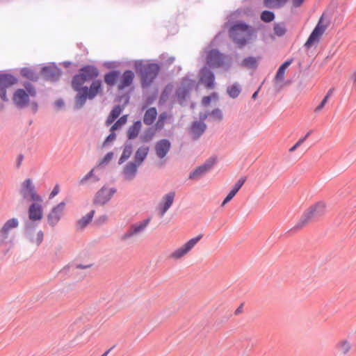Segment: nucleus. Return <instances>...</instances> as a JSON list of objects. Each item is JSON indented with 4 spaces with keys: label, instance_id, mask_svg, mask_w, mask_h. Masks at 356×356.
Wrapping results in <instances>:
<instances>
[{
    "label": "nucleus",
    "instance_id": "e433bc0d",
    "mask_svg": "<svg viewBox=\"0 0 356 356\" xmlns=\"http://www.w3.org/2000/svg\"><path fill=\"white\" fill-rule=\"evenodd\" d=\"M324 16H325V13H323L322 14V15L321 16V17L319 18L317 24L316 25V26L314 27V29L312 31L314 33L318 34L321 37L329 25V22H327L325 24H323V22L324 19Z\"/></svg>",
    "mask_w": 356,
    "mask_h": 356
},
{
    "label": "nucleus",
    "instance_id": "a878e982",
    "mask_svg": "<svg viewBox=\"0 0 356 356\" xmlns=\"http://www.w3.org/2000/svg\"><path fill=\"white\" fill-rule=\"evenodd\" d=\"M144 111H145V112L143 116V123L149 126L153 125L158 116L156 108L151 106L145 108Z\"/></svg>",
    "mask_w": 356,
    "mask_h": 356
},
{
    "label": "nucleus",
    "instance_id": "58836bf2",
    "mask_svg": "<svg viewBox=\"0 0 356 356\" xmlns=\"http://www.w3.org/2000/svg\"><path fill=\"white\" fill-rule=\"evenodd\" d=\"M275 18V14L273 11L264 10L261 13L260 19L265 23H270Z\"/></svg>",
    "mask_w": 356,
    "mask_h": 356
},
{
    "label": "nucleus",
    "instance_id": "c756f323",
    "mask_svg": "<svg viewBox=\"0 0 356 356\" xmlns=\"http://www.w3.org/2000/svg\"><path fill=\"white\" fill-rule=\"evenodd\" d=\"M259 57L248 56L243 58L241 65L248 69L256 70L259 66Z\"/></svg>",
    "mask_w": 356,
    "mask_h": 356
},
{
    "label": "nucleus",
    "instance_id": "f257e3e1",
    "mask_svg": "<svg viewBox=\"0 0 356 356\" xmlns=\"http://www.w3.org/2000/svg\"><path fill=\"white\" fill-rule=\"evenodd\" d=\"M100 72L95 65H81L72 77L71 87L76 92L74 108H82L87 100H92L102 95L104 90L103 80L99 79Z\"/></svg>",
    "mask_w": 356,
    "mask_h": 356
},
{
    "label": "nucleus",
    "instance_id": "2f4dec72",
    "mask_svg": "<svg viewBox=\"0 0 356 356\" xmlns=\"http://www.w3.org/2000/svg\"><path fill=\"white\" fill-rule=\"evenodd\" d=\"M170 115L166 112L163 111L158 116L157 121L154 124V127L159 131L162 130L164 127L165 122Z\"/></svg>",
    "mask_w": 356,
    "mask_h": 356
},
{
    "label": "nucleus",
    "instance_id": "423d86ee",
    "mask_svg": "<svg viewBox=\"0 0 356 356\" xmlns=\"http://www.w3.org/2000/svg\"><path fill=\"white\" fill-rule=\"evenodd\" d=\"M22 86L24 88L16 89L13 95V104L19 109L29 106L30 97H35L37 95L36 88L32 83L24 81Z\"/></svg>",
    "mask_w": 356,
    "mask_h": 356
},
{
    "label": "nucleus",
    "instance_id": "b1692460",
    "mask_svg": "<svg viewBox=\"0 0 356 356\" xmlns=\"http://www.w3.org/2000/svg\"><path fill=\"white\" fill-rule=\"evenodd\" d=\"M139 166H140L139 165H138L137 163H134L132 161H129L125 165L124 170H123V174H124V179L126 180L133 179L135 177V176L138 172V169Z\"/></svg>",
    "mask_w": 356,
    "mask_h": 356
},
{
    "label": "nucleus",
    "instance_id": "39448f33",
    "mask_svg": "<svg viewBox=\"0 0 356 356\" xmlns=\"http://www.w3.org/2000/svg\"><path fill=\"white\" fill-rule=\"evenodd\" d=\"M134 68L140 78L142 88L147 89L157 78L161 70V65L159 63H144L143 60H136L134 62Z\"/></svg>",
    "mask_w": 356,
    "mask_h": 356
},
{
    "label": "nucleus",
    "instance_id": "3c124183",
    "mask_svg": "<svg viewBox=\"0 0 356 356\" xmlns=\"http://www.w3.org/2000/svg\"><path fill=\"white\" fill-rule=\"evenodd\" d=\"M107 220H108V216L106 214L101 215L95 219L93 224L95 226H101V225H104V223H106Z\"/></svg>",
    "mask_w": 356,
    "mask_h": 356
},
{
    "label": "nucleus",
    "instance_id": "69168bd1",
    "mask_svg": "<svg viewBox=\"0 0 356 356\" xmlns=\"http://www.w3.org/2000/svg\"><path fill=\"white\" fill-rule=\"evenodd\" d=\"M311 133H312V131H308L304 136L301 137L297 141V143L300 145H302L307 140V138L310 136Z\"/></svg>",
    "mask_w": 356,
    "mask_h": 356
},
{
    "label": "nucleus",
    "instance_id": "7ed1b4c3",
    "mask_svg": "<svg viewBox=\"0 0 356 356\" xmlns=\"http://www.w3.org/2000/svg\"><path fill=\"white\" fill-rule=\"evenodd\" d=\"M43 198L31 202L27 209L28 220L24 222V235L29 242H34V232L44 217Z\"/></svg>",
    "mask_w": 356,
    "mask_h": 356
},
{
    "label": "nucleus",
    "instance_id": "0eeeda50",
    "mask_svg": "<svg viewBox=\"0 0 356 356\" xmlns=\"http://www.w3.org/2000/svg\"><path fill=\"white\" fill-rule=\"evenodd\" d=\"M205 65L213 69L222 67L229 70L232 65V58L231 55L220 52L218 48L211 49L207 52Z\"/></svg>",
    "mask_w": 356,
    "mask_h": 356
},
{
    "label": "nucleus",
    "instance_id": "dca6fc26",
    "mask_svg": "<svg viewBox=\"0 0 356 356\" xmlns=\"http://www.w3.org/2000/svg\"><path fill=\"white\" fill-rule=\"evenodd\" d=\"M131 92V88L127 90L124 94H119L116 96L115 101L121 102L122 99H124L123 104H115L110 111L109 114L113 115L114 118L118 119L122 113L124 106L129 103L130 99V94Z\"/></svg>",
    "mask_w": 356,
    "mask_h": 356
},
{
    "label": "nucleus",
    "instance_id": "a211bd4d",
    "mask_svg": "<svg viewBox=\"0 0 356 356\" xmlns=\"http://www.w3.org/2000/svg\"><path fill=\"white\" fill-rule=\"evenodd\" d=\"M172 147L170 140L168 138H162L158 140L154 146V149L157 157L160 159H163Z\"/></svg>",
    "mask_w": 356,
    "mask_h": 356
},
{
    "label": "nucleus",
    "instance_id": "4468645a",
    "mask_svg": "<svg viewBox=\"0 0 356 356\" xmlns=\"http://www.w3.org/2000/svg\"><path fill=\"white\" fill-rule=\"evenodd\" d=\"M151 219L152 217L149 216L148 218L144 219L142 221L131 225L128 230L121 236V240H127L143 232L149 225V223L151 221Z\"/></svg>",
    "mask_w": 356,
    "mask_h": 356
},
{
    "label": "nucleus",
    "instance_id": "774afa93",
    "mask_svg": "<svg viewBox=\"0 0 356 356\" xmlns=\"http://www.w3.org/2000/svg\"><path fill=\"white\" fill-rule=\"evenodd\" d=\"M116 118H114V117L110 114H108L107 119L106 120V124L107 126H109L112 123H114V122L116 120Z\"/></svg>",
    "mask_w": 356,
    "mask_h": 356
},
{
    "label": "nucleus",
    "instance_id": "de8ad7c7",
    "mask_svg": "<svg viewBox=\"0 0 356 356\" xmlns=\"http://www.w3.org/2000/svg\"><path fill=\"white\" fill-rule=\"evenodd\" d=\"M188 252L187 248H186L185 245H183L181 247L176 249L174 252H172L170 257L173 259H180L186 254Z\"/></svg>",
    "mask_w": 356,
    "mask_h": 356
},
{
    "label": "nucleus",
    "instance_id": "a19ab883",
    "mask_svg": "<svg viewBox=\"0 0 356 356\" xmlns=\"http://www.w3.org/2000/svg\"><path fill=\"white\" fill-rule=\"evenodd\" d=\"M171 90L172 88L170 83H168L167 86L164 87V88L161 91L159 100V104L160 105L164 104L166 102V100L168 99L170 95Z\"/></svg>",
    "mask_w": 356,
    "mask_h": 356
},
{
    "label": "nucleus",
    "instance_id": "ddd939ff",
    "mask_svg": "<svg viewBox=\"0 0 356 356\" xmlns=\"http://www.w3.org/2000/svg\"><path fill=\"white\" fill-rule=\"evenodd\" d=\"M108 188L106 186H102L95 193L93 204L96 205H104L110 201L113 195L116 193L117 189L114 187L110 188L107 192Z\"/></svg>",
    "mask_w": 356,
    "mask_h": 356
},
{
    "label": "nucleus",
    "instance_id": "6ab92c4d",
    "mask_svg": "<svg viewBox=\"0 0 356 356\" xmlns=\"http://www.w3.org/2000/svg\"><path fill=\"white\" fill-rule=\"evenodd\" d=\"M175 197V192L170 191L162 197L158 205V210L161 216H163L171 207L174 202Z\"/></svg>",
    "mask_w": 356,
    "mask_h": 356
},
{
    "label": "nucleus",
    "instance_id": "f3484780",
    "mask_svg": "<svg viewBox=\"0 0 356 356\" xmlns=\"http://www.w3.org/2000/svg\"><path fill=\"white\" fill-rule=\"evenodd\" d=\"M19 220L17 218H13L8 220L0 229V244L7 243L9 232L11 229L17 228L19 226Z\"/></svg>",
    "mask_w": 356,
    "mask_h": 356
},
{
    "label": "nucleus",
    "instance_id": "6e6d98bb",
    "mask_svg": "<svg viewBox=\"0 0 356 356\" xmlns=\"http://www.w3.org/2000/svg\"><path fill=\"white\" fill-rule=\"evenodd\" d=\"M44 238V232L42 230H40L37 233L36 238L34 237V242L37 244L38 246H39L42 242L43 241Z\"/></svg>",
    "mask_w": 356,
    "mask_h": 356
},
{
    "label": "nucleus",
    "instance_id": "49530a36",
    "mask_svg": "<svg viewBox=\"0 0 356 356\" xmlns=\"http://www.w3.org/2000/svg\"><path fill=\"white\" fill-rule=\"evenodd\" d=\"M157 97V90L153 92L152 94L147 95L145 99V102L141 107V111H144L147 108H149V106L152 104Z\"/></svg>",
    "mask_w": 356,
    "mask_h": 356
},
{
    "label": "nucleus",
    "instance_id": "864d4df0",
    "mask_svg": "<svg viewBox=\"0 0 356 356\" xmlns=\"http://www.w3.org/2000/svg\"><path fill=\"white\" fill-rule=\"evenodd\" d=\"M118 63H119L117 61H111V60L105 61L103 63V66L105 67L106 68L108 69L109 70H112L113 69H116Z\"/></svg>",
    "mask_w": 356,
    "mask_h": 356
},
{
    "label": "nucleus",
    "instance_id": "4d7b16f0",
    "mask_svg": "<svg viewBox=\"0 0 356 356\" xmlns=\"http://www.w3.org/2000/svg\"><path fill=\"white\" fill-rule=\"evenodd\" d=\"M339 346L344 354L347 353L350 348V344L347 341H341Z\"/></svg>",
    "mask_w": 356,
    "mask_h": 356
},
{
    "label": "nucleus",
    "instance_id": "603ef678",
    "mask_svg": "<svg viewBox=\"0 0 356 356\" xmlns=\"http://www.w3.org/2000/svg\"><path fill=\"white\" fill-rule=\"evenodd\" d=\"M213 118H216L218 120H222L223 118V115L222 111L219 108H215L209 113Z\"/></svg>",
    "mask_w": 356,
    "mask_h": 356
},
{
    "label": "nucleus",
    "instance_id": "c9c22d12",
    "mask_svg": "<svg viewBox=\"0 0 356 356\" xmlns=\"http://www.w3.org/2000/svg\"><path fill=\"white\" fill-rule=\"evenodd\" d=\"M241 92V87L237 82L234 83L227 88V92L229 97L236 99Z\"/></svg>",
    "mask_w": 356,
    "mask_h": 356
},
{
    "label": "nucleus",
    "instance_id": "4be33fe9",
    "mask_svg": "<svg viewBox=\"0 0 356 356\" xmlns=\"http://www.w3.org/2000/svg\"><path fill=\"white\" fill-rule=\"evenodd\" d=\"M207 125L204 122L194 120L191 126L192 138L193 140H197L205 132Z\"/></svg>",
    "mask_w": 356,
    "mask_h": 356
},
{
    "label": "nucleus",
    "instance_id": "4c0bfd02",
    "mask_svg": "<svg viewBox=\"0 0 356 356\" xmlns=\"http://www.w3.org/2000/svg\"><path fill=\"white\" fill-rule=\"evenodd\" d=\"M321 36L318 34L312 31L308 38L307 39L304 47L306 49H310L314 44L318 43L321 40Z\"/></svg>",
    "mask_w": 356,
    "mask_h": 356
},
{
    "label": "nucleus",
    "instance_id": "9d476101",
    "mask_svg": "<svg viewBox=\"0 0 356 356\" xmlns=\"http://www.w3.org/2000/svg\"><path fill=\"white\" fill-rule=\"evenodd\" d=\"M19 193L24 200L32 202L43 198L36 191L35 186L31 178L26 179L21 184Z\"/></svg>",
    "mask_w": 356,
    "mask_h": 356
},
{
    "label": "nucleus",
    "instance_id": "5fc2aeb1",
    "mask_svg": "<svg viewBox=\"0 0 356 356\" xmlns=\"http://www.w3.org/2000/svg\"><path fill=\"white\" fill-rule=\"evenodd\" d=\"M328 96H324V97L323 98V99L321 101V102L319 103V104L316 107L314 111L316 113H318L319 111H321L323 108L324 106H325V104H327V101H328Z\"/></svg>",
    "mask_w": 356,
    "mask_h": 356
},
{
    "label": "nucleus",
    "instance_id": "20e7f679",
    "mask_svg": "<svg viewBox=\"0 0 356 356\" xmlns=\"http://www.w3.org/2000/svg\"><path fill=\"white\" fill-rule=\"evenodd\" d=\"M228 33L233 42L242 49L249 44L256 30L248 22L238 19L230 23Z\"/></svg>",
    "mask_w": 356,
    "mask_h": 356
},
{
    "label": "nucleus",
    "instance_id": "c03bdc74",
    "mask_svg": "<svg viewBox=\"0 0 356 356\" xmlns=\"http://www.w3.org/2000/svg\"><path fill=\"white\" fill-rule=\"evenodd\" d=\"M127 115H123L121 117H120L119 118H118L115 122H114V123L113 124V125L111 126L110 129H111L114 131L115 130L120 129L122 128V127L124 126L127 123Z\"/></svg>",
    "mask_w": 356,
    "mask_h": 356
},
{
    "label": "nucleus",
    "instance_id": "e2e57ef3",
    "mask_svg": "<svg viewBox=\"0 0 356 356\" xmlns=\"http://www.w3.org/2000/svg\"><path fill=\"white\" fill-rule=\"evenodd\" d=\"M31 106V111L33 114L36 113L38 111V104L36 101H31L30 104Z\"/></svg>",
    "mask_w": 356,
    "mask_h": 356
},
{
    "label": "nucleus",
    "instance_id": "338daca9",
    "mask_svg": "<svg viewBox=\"0 0 356 356\" xmlns=\"http://www.w3.org/2000/svg\"><path fill=\"white\" fill-rule=\"evenodd\" d=\"M305 0H292V4L293 7L294 8H299L300 7L302 3L305 2Z\"/></svg>",
    "mask_w": 356,
    "mask_h": 356
},
{
    "label": "nucleus",
    "instance_id": "bb28decb",
    "mask_svg": "<svg viewBox=\"0 0 356 356\" xmlns=\"http://www.w3.org/2000/svg\"><path fill=\"white\" fill-rule=\"evenodd\" d=\"M95 213V210L92 209L86 216L78 220L76 223L77 230L84 229L92 221Z\"/></svg>",
    "mask_w": 356,
    "mask_h": 356
},
{
    "label": "nucleus",
    "instance_id": "ea45409f",
    "mask_svg": "<svg viewBox=\"0 0 356 356\" xmlns=\"http://www.w3.org/2000/svg\"><path fill=\"white\" fill-rule=\"evenodd\" d=\"M286 32V28L284 23H274L273 33L277 37H282Z\"/></svg>",
    "mask_w": 356,
    "mask_h": 356
},
{
    "label": "nucleus",
    "instance_id": "393cba45",
    "mask_svg": "<svg viewBox=\"0 0 356 356\" xmlns=\"http://www.w3.org/2000/svg\"><path fill=\"white\" fill-rule=\"evenodd\" d=\"M149 151V147L148 146L139 147L134 154L133 161L139 165H142L147 159Z\"/></svg>",
    "mask_w": 356,
    "mask_h": 356
},
{
    "label": "nucleus",
    "instance_id": "a18cd8bd",
    "mask_svg": "<svg viewBox=\"0 0 356 356\" xmlns=\"http://www.w3.org/2000/svg\"><path fill=\"white\" fill-rule=\"evenodd\" d=\"M218 99V93L217 92H212L210 95L202 97V104L204 106H209L213 100H217Z\"/></svg>",
    "mask_w": 356,
    "mask_h": 356
},
{
    "label": "nucleus",
    "instance_id": "8fccbe9b",
    "mask_svg": "<svg viewBox=\"0 0 356 356\" xmlns=\"http://www.w3.org/2000/svg\"><path fill=\"white\" fill-rule=\"evenodd\" d=\"M113 152H107L104 157L99 161L98 165H107L113 158Z\"/></svg>",
    "mask_w": 356,
    "mask_h": 356
},
{
    "label": "nucleus",
    "instance_id": "1a4fd4ad",
    "mask_svg": "<svg viewBox=\"0 0 356 356\" xmlns=\"http://www.w3.org/2000/svg\"><path fill=\"white\" fill-rule=\"evenodd\" d=\"M63 74V71L55 62H49L43 64L40 69V78L44 81H49L51 83L59 81Z\"/></svg>",
    "mask_w": 356,
    "mask_h": 356
},
{
    "label": "nucleus",
    "instance_id": "9b49d317",
    "mask_svg": "<svg viewBox=\"0 0 356 356\" xmlns=\"http://www.w3.org/2000/svg\"><path fill=\"white\" fill-rule=\"evenodd\" d=\"M217 157L215 156H210L204 163L196 167L188 175L189 179H197L210 171L213 165L217 163Z\"/></svg>",
    "mask_w": 356,
    "mask_h": 356
},
{
    "label": "nucleus",
    "instance_id": "bf43d9fd",
    "mask_svg": "<svg viewBox=\"0 0 356 356\" xmlns=\"http://www.w3.org/2000/svg\"><path fill=\"white\" fill-rule=\"evenodd\" d=\"M7 88H0V98L3 102L8 101L7 95Z\"/></svg>",
    "mask_w": 356,
    "mask_h": 356
},
{
    "label": "nucleus",
    "instance_id": "680f3d73",
    "mask_svg": "<svg viewBox=\"0 0 356 356\" xmlns=\"http://www.w3.org/2000/svg\"><path fill=\"white\" fill-rule=\"evenodd\" d=\"M89 179H92V182H97L99 180V178L94 175V169L90 170L87 174Z\"/></svg>",
    "mask_w": 356,
    "mask_h": 356
},
{
    "label": "nucleus",
    "instance_id": "f8f14e48",
    "mask_svg": "<svg viewBox=\"0 0 356 356\" xmlns=\"http://www.w3.org/2000/svg\"><path fill=\"white\" fill-rule=\"evenodd\" d=\"M212 68L206 65L200 70V82L203 83L206 88L213 89L216 86V76Z\"/></svg>",
    "mask_w": 356,
    "mask_h": 356
},
{
    "label": "nucleus",
    "instance_id": "0e129e2a",
    "mask_svg": "<svg viewBox=\"0 0 356 356\" xmlns=\"http://www.w3.org/2000/svg\"><path fill=\"white\" fill-rule=\"evenodd\" d=\"M311 133H312V131H308L304 136L301 137L297 141V143L300 145H302L307 140V138L310 136Z\"/></svg>",
    "mask_w": 356,
    "mask_h": 356
},
{
    "label": "nucleus",
    "instance_id": "6e6552de",
    "mask_svg": "<svg viewBox=\"0 0 356 356\" xmlns=\"http://www.w3.org/2000/svg\"><path fill=\"white\" fill-rule=\"evenodd\" d=\"M325 212V204L319 201L310 206L302 215L298 222L289 230L294 232L305 227L312 219L323 216Z\"/></svg>",
    "mask_w": 356,
    "mask_h": 356
},
{
    "label": "nucleus",
    "instance_id": "cd10ccee",
    "mask_svg": "<svg viewBox=\"0 0 356 356\" xmlns=\"http://www.w3.org/2000/svg\"><path fill=\"white\" fill-rule=\"evenodd\" d=\"M293 61V58H288L279 66L275 76V79L276 81H284L285 71L291 65Z\"/></svg>",
    "mask_w": 356,
    "mask_h": 356
},
{
    "label": "nucleus",
    "instance_id": "72a5a7b5",
    "mask_svg": "<svg viewBox=\"0 0 356 356\" xmlns=\"http://www.w3.org/2000/svg\"><path fill=\"white\" fill-rule=\"evenodd\" d=\"M156 131H159L155 129L154 126L148 127L146 129L143 134L140 136V139L143 143H148L151 141L154 136Z\"/></svg>",
    "mask_w": 356,
    "mask_h": 356
},
{
    "label": "nucleus",
    "instance_id": "7c9ffc66",
    "mask_svg": "<svg viewBox=\"0 0 356 356\" xmlns=\"http://www.w3.org/2000/svg\"><path fill=\"white\" fill-rule=\"evenodd\" d=\"M133 146L131 143H125L124 148L122 151V153L118 159V164L121 165L124 163L131 156L132 154Z\"/></svg>",
    "mask_w": 356,
    "mask_h": 356
},
{
    "label": "nucleus",
    "instance_id": "79ce46f5",
    "mask_svg": "<svg viewBox=\"0 0 356 356\" xmlns=\"http://www.w3.org/2000/svg\"><path fill=\"white\" fill-rule=\"evenodd\" d=\"M190 92H191L188 91V89H184L179 87L175 90V96L177 97L179 102L181 104L189 95Z\"/></svg>",
    "mask_w": 356,
    "mask_h": 356
},
{
    "label": "nucleus",
    "instance_id": "aec40b11",
    "mask_svg": "<svg viewBox=\"0 0 356 356\" xmlns=\"http://www.w3.org/2000/svg\"><path fill=\"white\" fill-rule=\"evenodd\" d=\"M19 81V78L7 70L0 71V88H10Z\"/></svg>",
    "mask_w": 356,
    "mask_h": 356
},
{
    "label": "nucleus",
    "instance_id": "f704fd0d",
    "mask_svg": "<svg viewBox=\"0 0 356 356\" xmlns=\"http://www.w3.org/2000/svg\"><path fill=\"white\" fill-rule=\"evenodd\" d=\"M60 65H62L63 67L66 69V73L69 74H72L74 72H77V70L79 67L78 63H73L70 60H65L59 63Z\"/></svg>",
    "mask_w": 356,
    "mask_h": 356
},
{
    "label": "nucleus",
    "instance_id": "f03ea898",
    "mask_svg": "<svg viewBox=\"0 0 356 356\" xmlns=\"http://www.w3.org/2000/svg\"><path fill=\"white\" fill-rule=\"evenodd\" d=\"M135 74L131 70H125L122 73L120 70L113 69L108 70L104 75V81L108 90L113 88L117 83L120 94H124L127 90H133Z\"/></svg>",
    "mask_w": 356,
    "mask_h": 356
},
{
    "label": "nucleus",
    "instance_id": "37998d69",
    "mask_svg": "<svg viewBox=\"0 0 356 356\" xmlns=\"http://www.w3.org/2000/svg\"><path fill=\"white\" fill-rule=\"evenodd\" d=\"M195 83V80L191 79L188 76H186L182 78L181 81V86L179 88H182L184 89H188V91L191 92Z\"/></svg>",
    "mask_w": 356,
    "mask_h": 356
},
{
    "label": "nucleus",
    "instance_id": "412c9836",
    "mask_svg": "<svg viewBox=\"0 0 356 356\" xmlns=\"http://www.w3.org/2000/svg\"><path fill=\"white\" fill-rule=\"evenodd\" d=\"M246 181V178L245 177H241L236 183L232 187L231 190L228 193V194L226 195V197L224 198L221 207H224L226 204L229 202L236 195V193L238 192V191L241 188L243 185Z\"/></svg>",
    "mask_w": 356,
    "mask_h": 356
},
{
    "label": "nucleus",
    "instance_id": "5701e85b",
    "mask_svg": "<svg viewBox=\"0 0 356 356\" xmlns=\"http://www.w3.org/2000/svg\"><path fill=\"white\" fill-rule=\"evenodd\" d=\"M19 74L26 79L25 81L31 83L37 82L40 79V72H37L35 70L29 67H22L19 70Z\"/></svg>",
    "mask_w": 356,
    "mask_h": 356
},
{
    "label": "nucleus",
    "instance_id": "2eb2a0df",
    "mask_svg": "<svg viewBox=\"0 0 356 356\" xmlns=\"http://www.w3.org/2000/svg\"><path fill=\"white\" fill-rule=\"evenodd\" d=\"M65 202H60L56 206L53 207L47 216L48 224L54 227L57 225L61 218L62 213L65 209Z\"/></svg>",
    "mask_w": 356,
    "mask_h": 356
},
{
    "label": "nucleus",
    "instance_id": "09e8293b",
    "mask_svg": "<svg viewBox=\"0 0 356 356\" xmlns=\"http://www.w3.org/2000/svg\"><path fill=\"white\" fill-rule=\"evenodd\" d=\"M117 138V134L115 131L110 129V134L104 138V140L102 143V147H104L107 146L109 143L114 141Z\"/></svg>",
    "mask_w": 356,
    "mask_h": 356
},
{
    "label": "nucleus",
    "instance_id": "13d9d810",
    "mask_svg": "<svg viewBox=\"0 0 356 356\" xmlns=\"http://www.w3.org/2000/svg\"><path fill=\"white\" fill-rule=\"evenodd\" d=\"M54 106L58 110L62 109L65 106V102L62 98H59L54 102Z\"/></svg>",
    "mask_w": 356,
    "mask_h": 356
},
{
    "label": "nucleus",
    "instance_id": "473e14b6",
    "mask_svg": "<svg viewBox=\"0 0 356 356\" xmlns=\"http://www.w3.org/2000/svg\"><path fill=\"white\" fill-rule=\"evenodd\" d=\"M289 0H264L263 3L266 8L273 9L283 7Z\"/></svg>",
    "mask_w": 356,
    "mask_h": 356
},
{
    "label": "nucleus",
    "instance_id": "c85d7f7f",
    "mask_svg": "<svg viewBox=\"0 0 356 356\" xmlns=\"http://www.w3.org/2000/svg\"><path fill=\"white\" fill-rule=\"evenodd\" d=\"M141 127L142 122L140 120L134 121L133 124L131 125L127 130V136L128 140L136 139L138 136Z\"/></svg>",
    "mask_w": 356,
    "mask_h": 356
},
{
    "label": "nucleus",
    "instance_id": "052dcab7",
    "mask_svg": "<svg viewBox=\"0 0 356 356\" xmlns=\"http://www.w3.org/2000/svg\"><path fill=\"white\" fill-rule=\"evenodd\" d=\"M58 193H59V185L56 184L54 186V188L52 189V191H51L49 198L52 199L56 195H57L58 194Z\"/></svg>",
    "mask_w": 356,
    "mask_h": 356
}]
</instances>
